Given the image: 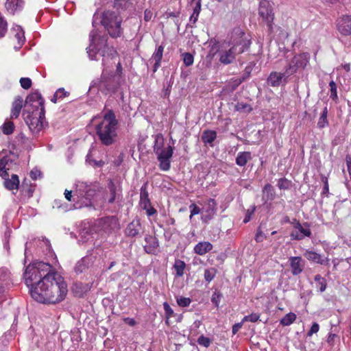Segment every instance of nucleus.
<instances>
[{
  "label": "nucleus",
  "mask_w": 351,
  "mask_h": 351,
  "mask_svg": "<svg viewBox=\"0 0 351 351\" xmlns=\"http://www.w3.org/2000/svg\"><path fill=\"white\" fill-rule=\"evenodd\" d=\"M94 85L97 86V88L105 94L114 92L117 88L115 76L108 74L106 69H104L101 78L97 82H95Z\"/></svg>",
  "instance_id": "9d476101"
},
{
  "label": "nucleus",
  "mask_w": 351,
  "mask_h": 351,
  "mask_svg": "<svg viewBox=\"0 0 351 351\" xmlns=\"http://www.w3.org/2000/svg\"><path fill=\"white\" fill-rule=\"evenodd\" d=\"M217 209L216 201L212 198L208 199L202 209L201 218L202 221L208 223L216 215Z\"/></svg>",
  "instance_id": "2eb2a0df"
},
{
  "label": "nucleus",
  "mask_w": 351,
  "mask_h": 351,
  "mask_svg": "<svg viewBox=\"0 0 351 351\" xmlns=\"http://www.w3.org/2000/svg\"><path fill=\"white\" fill-rule=\"evenodd\" d=\"M259 318H260L259 313H253L249 315L245 316L242 319V322H243V323L245 322H256L259 319Z\"/></svg>",
  "instance_id": "09e8293b"
},
{
  "label": "nucleus",
  "mask_w": 351,
  "mask_h": 351,
  "mask_svg": "<svg viewBox=\"0 0 351 351\" xmlns=\"http://www.w3.org/2000/svg\"><path fill=\"white\" fill-rule=\"evenodd\" d=\"M310 58V53L307 52L295 54L288 62L285 67L286 76L289 77L298 72L304 70L309 64Z\"/></svg>",
  "instance_id": "6e6552de"
},
{
  "label": "nucleus",
  "mask_w": 351,
  "mask_h": 351,
  "mask_svg": "<svg viewBox=\"0 0 351 351\" xmlns=\"http://www.w3.org/2000/svg\"><path fill=\"white\" fill-rule=\"evenodd\" d=\"M12 32L14 34V38L17 40L18 45L14 46L16 50L21 49L25 43V32L20 25H14L12 28Z\"/></svg>",
  "instance_id": "5701e85b"
},
{
  "label": "nucleus",
  "mask_w": 351,
  "mask_h": 351,
  "mask_svg": "<svg viewBox=\"0 0 351 351\" xmlns=\"http://www.w3.org/2000/svg\"><path fill=\"white\" fill-rule=\"evenodd\" d=\"M142 226L140 219H135L126 227L125 234L127 237H134L141 234Z\"/></svg>",
  "instance_id": "6ab92c4d"
},
{
  "label": "nucleus",
  "mask_w": 351,
  "mask_h": 351,
  "mask_svg": "<svg viewBox=\"0 0 351 351\" xmlns=\"http://www.w3.org/2000/svg\"><path fill=\"white\" fill-rule=\"evenodd\" d=\"M7 32V22L0 16V38L3 37Z\"/></svg>",
  "instance_id": "603ef678"
},
{
  "label": "nucleus",
  "mask_w": 351,
  "mask_h": 351,
  "mask_svg": "<svg viewBox=\"0 0 351 351\" xmlns=\"http://www.w3.org/2000/svg\"><path fill=\"white\" fill-rule=\"evenodd\" d=\"M277 185L280 189H288L290 188L291 182L286 178H280L278 180Z\"/></svg>",
  "instance_id": "de8ad7c7"
},
{
  "label": "nucleus",
  "mask_w": 351,
  "mask_h": 351,
  "mask_svg": "<svg viewBox=\"0 0 351 351\" xmlns=\"http://www.w3.org/2000/svg\"><path fill=\"white\" fill-rule=\"evenodd\" d=\"M23 4L22 0H7L5 3V7L7 11L14 14L16 11L21 10Z\"/></svg>",
  "instance_id": "a878e982"
},
{
  "label": "nucleus",
  "mask_w": 351,
  "mask_h": 351,
  "mask_svg": "<svg viewBox=\"0 0 351 351\" xmlns=\"http://www.w3.org/2000/svg\"><path fill=\"white\" fill-rule=\"evenodd\" d=\"M17 160L18 156L12 152H10L0 160V176L2 178L8 176L7 171L14 169L13 165L17 164Z\"/></svg>",
  "instance_id": "4468645a"
},
{
  "label": "nucleus",
  "mask_w": 351,
  "mask_h": 351,
  "mask_svg": "<svg viewBox=\"0 0 351 351\" xmlns=\"http://www.w3.org/2000/svg\"><path fill=\"white\" fill-rule=\"evenodd\" d=\"M23 99L21 97H17L12 103L11 109V119H16L21 112L23 107Z\"/></svg>",
  "instance_id": "bb28decb"
},
{
  "label": "nucleus",
  "mask_w": 351,
  "mask_h": 351,
  "mask_svg": "<svg viewBox=\"0 0 351 351\" xmlns=\"http://www.w3.org/2000/svg\"><path fill=\"white\" fill-rule=\"evenodd\" d=\"M99 251L100 250L98 248L92 250L89 252L86 256L78 261L74 268L75 272L77 274H82L86 272L93 266L97 265V262L99 261V260L97 259V255Z\"/></svg>",
  "instance_id": "1a4fd4ad"
},
{
  "label": "nucleus",
  "mask_w": 351,
  "mask_h": 351,
  "mask_svg": "<svg viewBox=\"0 0 351 351\" xmlns=\"http://www.w3.org/2000/svg\"><path fill=\"white\" fill-rule=\"evenodd\" d=\"M201 10V0H197L195 3V6L193 8V14L190 17L189 21L191 23L195 24L198 20L199 14Z\"/></svg>",
  "instance_id": "c9c22d12"
},
{
  "label": "nucleus",
  "mask_w": 351,
  "mask_h": 351,
  "mask_svg": "<svg viewBox=\"0 0 351 351\" xmlns=\"http://www.w3.org/2000/svg\"><path fill=\"white\" fill-rule=\"evenodd\" d=\"M191 302V300L189 298L180 297L177 298V303L181 307H187Z\"/></svg>",
  "instance_id": "8fccbe9b"
},
{
  "label": "nucleus",
  "mask_w": 351,
  "mask_h": 351,
  "mask_svg": "<svg viewBox=\"0 0 351 351\" xmlns=\"http://www.w3.org/2000/svg\"><path fill=\"white\" fill-rule=\"evenodd\" d=\"M337 28L342 34H351V15L343 16L339 19L337 21Z\"/></svg>",
  "instance_id": "aec40b11"
},
{
  "label": "nucleus",
  "mask_w": 351,
  "mask_h": 351,
  "mask_svg": "<svg viewBox=\"0 0 351 351\" xmlns=\"http://www.w3.org/2000/svg\"><path fill=\"white\" fill-rule=\"evenodd\" d=\"M60 93H63V95H67V94H68V93H67V92H66V91H65V90H64L63 88H58V89L56 90V92L55 93V94L53 95V97H51V101L52 102H53V103H56L57 100H58V99H60V98H59V94H60Z\"/></svg>",
  "instance_id": "13d9d810"
},
{
  "label": "nucleus",
  "mask_w": 351,
  "mask_h": 351,
  "mask_svg": "<svg viewBox=\"0 0 351 351\" xmlns=\"http://www.w3.org/2000/svg\"><path fill=\"white\" fill-rule=\"evenodd\" d=\"M44 101V99L38 92L32 93L25 99V110L45 109Z\"/></svg>",
  "instance_id": "dca6fc26"
},
{
  "label": "nucleus",
  "mask_w": 351,
  "mask_h": 351,
  "mask_svg": "<svg viewBox=\"0 0 351 351\" xmlns=\"http://www.w3.org/2000/svg\"><path fill=\"white\" fill-rule=\"evenodd\" d=\"M287 77H288L285 75V71L284 73L272 71L268 76L267 82L268 85L272 87L279 86L282 83V80L286 82V79Z\"/></svg>",
  "instance_id": "412c9836"
},
{
  "label": "nucleus",
  "mask_w": 351,
  "mask_h": 351,
  "mask_svg": "<svg viewBox=\"0 0 351 351\" xmlns=\"http://www.w3.org/2000/svg\"><path fill=\"white\" fill-rule=\"evenodd\" d=\"M296 319V315L293 313H289L285 315L280 321L281 325L287 326L291 325L295 322Z\"/></svg>",
  "instance_id": "e433bc0d"
},
{
  "label": "nucleus",
  "mask_w": 351,
  "mask_h": 351,
  "mask_svg": "<svg viewBox=\"0 0 351 351\" xmlns=\"http://www.w3.org/2000/svg\"><path fill=\"white\" fill-rule=\"evenodd\" d=\"M183 61L184 64L186 66H189L193 64L194 61V58L192 54L189 53H186L183 55Z\"/></svg>",
  "instance_id": "3c124183"
},
{
  "label": "nucleus",
  "mask_w": 351,
  "mask_h": 351,
  "mask_svg": "<svg viewBox=\"0 0 351 351\" xmlns=\"http://www.w3.org/2000/svg\"><path fill=\"white\" fill-rule=\"evenodd\" d=\"M319 330V326L317 323L315 322L311 326L310 330L308 332L307 335L311 337L313 334L317 333Z\"/></svg>",
  "instance_id": "bf43d9fd"
},
{
  "label": "nucleus",
  "mask_w": 351,
  "mask_h": 351,
  "mask_svg": "<svg viewBox=\"0 0 351 351\" xmlns=\"http://www.w3.org/2000/svg\"><path fill=\"white\" fill-rule=\"evenodd\" d=\"M304 257L309 261L321 265H328L330 259L328 257H324L320 254L314 251L306 250L304 253Z\"/></svg>",
  "instance_id": "a211bd4d"
},
{
  "label": "nucleus",
  "mask_w": 351,
  "mask_h": 351,
  "mask_svg": "<svg viewBox=\"0 0 351 351\" xmlns=\"http://www.w3.org/2000/svg\"><path fill=\"white\" fill-rule=\"evenodd\" d=\"M40 175V171L37 169H34L30 171V177L32 180H36Z\"/></svg>",
  "instance_id": "680f3d73"
},
{
  "label": "nucleus",
  "mask_w": 351,
  "mask_h": 351,
  "mask_svg": "<svg viewBox=\"0 0 351 351\" xmlns=\"http://www.w3.org/2000/svg\"><path fill=\"white\" fill-rule=\"evenodd\" d=\"M8 176L5 177L4 186L8 190L17 189L19 186V179L17 175L12 174L11 178H8Z\"/></svg>",
  "instance_id": "cd10ccee"
},
{
  "label": "nucleus",
  "mask_w": 351,
  "mask_h": 351,
  "mask_svg": "<svg viewBox=\"0 0 351 351\" xmlns=\"http://www.w3.org/2000/svg\"><path fill=\"white\" fill-rule=\"evenodd\" d=\"M216 274L217 270L213 267L205 269L204 274L205 280L208 283L210 282L215 277Z\"/></svg>",
  "instance_id": "a19ab883"
},
{
  "label": "nucleus",
  "mask_w": 351,
  "mask_h": 351,
  "mask_svg": "<svg viewBox=\"0 0 351 351\" xmlns=\"http://www.w3.org/2000/svg\"><path fill=\"white\" fill-rule=\"evenodd\" d=\"M140 205L142 208H146V207L151 205L149 199L148 197V193L146 191L145 186H142L141 188Z\"/></svg>",
  "instance_id": "72a5a7b5"
},
{
  "label": "nucleus",
  "mask_w": 351,
  "mask_h": 351,
  "mask_svg": "<svg viewBox=\"0 0 351 351\" xmlns=\"http://www.w3.org/2000/svg\"><path fill=\"white\" fill-rule=\"evenodd\" d=\"M258 14L266 23L268 27L269 32L271 33L273 32V21L274 19V14L273 12L272 6L269 1L267 0H263L260 2Z\"/></svg>",
  "instance_id": "f8f14e48"
},
{
  "label": "nucleus",
  "mask_w": 351,
  "mask_h": 351,
  "mask_svg": "<svg viewBox=\"0 0 351 351\" xmlns=\"http://www.w3.org/2000/svg\"><path fill=\"white\" fill-rule=\"evenodd\" d=\"M243 323V322H241V323L235 324L232 326V333H233L234 335H235V334L239 331V330L241 328Z\"/></svg>",
  "instance_id": "774afa93"
},
{
  "label": "nucleus",
  "mask_w": 351,
  "mask_h": 351,
  "mask_svg": "<svg viewBox=\"0 0 351 351\" xmlns=\"http://www.w3.org/2000/svg\"><path fill=\"white\" fill-rule=\"evenodd\" d=\"M290 266L293 275L297 276L302 273L304 263L300 256H292L289 258Z\"/></svg>",
  "instance_id": "4be33fe9"
},
{
  "label": "nucleus",
  "mask_w": 351,
  "mask_h": 351,
  "mask_svg": "<svg viewBox=\"0 0 351 351\" xmlns=\"http://www.w3.org/2000/svg\"><path fill=\"white\" fill-rule=\"evenodd\" d=\"M118 121L112 110L106 112L95 127L96 134L101 143L106 146L112 145L117 136Z\"/></svg>",
  "instance_id": "7ed1b4c3"
},
{
  "label": "nucleus",
  "mask_w": 351,
  "mask_h": 351,
  "mask_svg": "<svg viewBox=\"0 0 351 351\" xmlns=\"http://www.w3.org/2000/svg\"><path fill=\"white\" fill-rule=\"evenodd\" d=\"M244 33L239 29L234 30L231 36V47L228 50L219 51V61L223 64H228L233 62L236 56L242 53L250 44V40L243 37Z\"/></svg>",
  "instance_id": "20e7f679"
},
{
  "label": "nucleus",
  "mask_w": 351,
  "mask_h": 351,
  "mask_svg": "<svg viewBox=\"0 0 351 351\" xmlns=\"http://www.w3.org/2000/svg\"><path fill=\"white\" fill-rule=\"evenodd\" d=\"M337 337L335 334H329L327 338V342L330 346H332L334 344L335 339Z\"/></svg>",
  "instance_id": "69168bd1"
},
{
  "label": "nucleus",
  "mask_w": 351,
  "mask_h": 351,
  "mask_svg": "<svg viewBox=\"0 0 351 351\" xmlns=\"http://www.w3.org/2000/svg\"><path fill=\"white\" fill-rule=\"evenodd\" d=\"M132 5V0H114V6L118 9H127Z\"/></svg>",
  "instance_id": "79ce46f5"
},
{
  "label": "nucleus",
  "mask_w": 351,
  "mask_h": 351,
  "mask_svg": "<svg viewBox=\"0 0 351 351\" xmlns=\"http://www.w3.org/2000/svg\"><path fill=\"white\" fill-rule=\"evenodd\" d=\"M12 285L10 274L4 268L0 269V299H2Z\"/></svg>",
  "instance_id": "f3484780"
},
{
  "label": "nucleus",
  "mask_w": 351,
  "mask_h": 351,
  "mask_svg": "<svg viewBox=\"0 0 351 351\" xmlns=\"http://www.w3.org/2000/svg\"><path fill=\"white\" fill-rule=\"evenodd\" d=\"M330 86V97L336 101L338 98L337 97V85L334 81H331L329 83Z\"/></svg>",
  "instance_id": "a18cd8bd"
},
{
  "label": "nucleus",
  "mask_w": 351,
  "mask_h": 351,
  "mask_svg": "<svg viewBox=\"0 0 351 351\" xmlns=\"http://www.w3.org/2000/svg\"><path fill=\"white\" fill-rule=\"evenodd\" d=\"M252 159V154L250 152H239L236 158V164L240 167L245 166Z\"/></svg>",
  "instance_id": "c85d7f7f"
},
{
  "label": "nucleus",
  "mask_w": 351,
  "mask_h": 351,
  "mask_svg": "<svg viewBox=\"0 0 351 351\" xmlns=\"http://www.w3.org/2000/svg\"><path fill=\"white\" fill-rule=\"evenodd\" d=\"M327 115H328V110H327V108L325 107L319 118V120L317 122L318 128H324L328 125Z\"/></svg>",
  "instance_id": "4c0bfd02"
},
{
  "label": "nucleus",
  "mask_w": 351,
  "mask_h": 351,
  "mask_svg": "<svg viewBox=\"0 0 351 351\" xmlns=\"http://www.w3.org/2000/svg\"><path fill=\"white\" fill-rule=\"evenodd\" d=\"M346 162L348 173H349L350 176H351V157L350 156H346Z\"/></svg>",
  "instance_id": "338daca9"
},
{
  "label": "nucleus",
  "mask_w": 351,
  "mask_h": 351,
  "mask_svg": "<svg viewBox=\"0 0 351 351\" xmlns=\"http://www.w3.org/2000/svg\"><path fill=\"white\" fill-rule=\"evenodd\" d=\"M217 138V133L213 130H205L202 135V140L205 144L212 145Z\"/></svg>",
  "instance_id": "473e14b6"
},
{
  "label": "nucleus",
  "mask_w": 351,
  "mask_h": 351,
  "mask_svg": "<svg viewBox=\"0 0 351 351\" xmlns=\"http://www.w3.org/2000/svg\"><path fill=\"white\" fill-rule=\"evenodd\" d=\"M263 199L266 202L272 201L276 196L274 188L269 184H267L263 190Z\"/></svg>",
  "instance_id": "7c9ffc66"
},
{
  "label": "nucleus",
  "mask_w": 351,
  "mask_h": 351,
  "mask_svg": "<svg viewBox=\"0 0 351 351\" xmlns=\"http://www.w3.org/2000/svg\"><path fill=\"white\" fill-rule=\"evenodd\" d=\"M213 245L208 241H201L194 247V252L197 254L203 256L210 252L213 249Z\"/></svg>",
  "instance_id": "b1692460"
},
{
  "label": "nucleus",
  "mask_w": 351,
  "mask_h": 351,
  "mask_svg": "<svg viewBox=\"0 0 351 351\" xmlns=\"http://www.w3.org/2000/svg\"><path fill=\"white\" fill-rule=\"evenodd\" d=\"M223 298V295L218 291L213 292L211 297V302L216 307H219L220 301Z\"/></svg>",
  "instance_id": "c03bdc74"
},
{
  "label": "nucleus",
  "mask_w": 351,
  "mask_h": 351,
  "mask_svg": "<svg viewBox=\"0 0 351 351\" xmlns=\"http://www.w3.org/2000/svg\"><path fill=\"white\" fill-rule=\"evenodd\" d=\"M186 267V264L183 261L176 260L173 268L176 270V275L177 277H182L184 275V271Z\"/></svg>",
  "instance_id": "f704fd0d"
},
{
  "label": "nucleus",
  "mask_w": 351,
  "mask_h": 351,
  "mask_svg": "<svg viewBox=\"0 0 351 351\" xmlns=\"http://www.w3.org/2000/svg\"><path fill=\"white\" fill-rule=\"evenodd\" d=\"M164 47L163 46L160 45L159 46L154 53H153L152 58L149 60V62H154V69L153 71L156 72L158 67L160 66V61L162 58Z\"/></svg>",
  "instance_id": "393cba45"
},
{
  "label": "nucleus",
  "mask_w": 351,
  "mask_h": 351,
  "mask_svg": "<svg viewBox=\"0 0 351 351\" xmlns=\"http://www.w3.org/2000/svg\"><path fill=\"white\" fill-rule=\"evenodd\" d=\"M265 238V236L264 233L261 230H258V231L256 234V236H255L256 241L258 243L262 242Z\"/></svg>",
  "instance_id": "e2e57ef3"
},
{
  "label": "nucleus",
  "mask_w": 351,
  "mask_h": 351,
  "mask_svg": "<svg viewBox=\"0 0 351 351\" xmlns=\"http://www.w3.org/2000/svg\"><path fill=\"white\" fill-rule=\"evenodd\" d=\"M255 210V207L254 206L251 210L250 209H247V212H246V214H245V218L243 219V222L245 223H247L248 221H250L251 219V217L252 215V214L254 213Z\"/></svg>",
  "instance_id": "052dcab7"
},
{
  "label": "nucleus",
  "mask_w": 351,
  "mask_h": 351,
  "mask_svg": "<svg viewBox=\"0 0 351 351\" xmlns=\"http://www.w3.org/2000/svg\"><path fill=\"white\" fill-rule=\"evenodd\" d=\"M163 308L166 314V316L167 318H170L173 315V310L171 308V307L169 306V304L167 302H165L163 304Z\"/></svg>",
  "instance_id": "4d7b16f0"
},
{
  "label": "nucleus",
  "mask_w": 351,
  "mask_h": 351,
  "mask_svg": "<svg viewBox=\"0 0 351 351\" xmlns=\"http://www.w3.org/2000/svg\"><path fill=\"white\" fill-rule=\"evenodd\" d=\"M154 139V152L157 155V159L160 163L159 167L162 171H169L171 167L170 158L172 157L173 149L171 145L162 148L164 138L162 134H156Z\"/></svg>",
  "instance_id": "39448f33"
},
{
  "label": "nucleus",
  "mask_w": 351,
  "mask_h": 351,
  "mask_svg": "<svg viewBox=\"0 0 351 351\" xmlns=\"http://www.w3.org/2000/svg\"><path fill=\"white\" fill-rule=\"evenodd\" d=\"M20 84L23 88L29 89L32 86V80L29 77H21L20 79Z\"/></svg>",
  "instance_id": "5fc2aeb1"
},
{
  "label": "nucleus",
  "mask_w": 351,
  "mask_h": 351,
  "mask_svg": "<svg viewBox=\"0 0 351 351\" xmlns=\"http://www.w3.org/2000/svg\"><path fill=\"white\" fill-rule=\"evenodd\" d=\"M100 22L111 37L118 38L123 34L122 18L117 12L111 10L104 11Z\"/></svg>",
  "instance_id": "423d86ee"
},
{
  "label": "nucleus",
  "mask_w": 351,
  "mask_h": 351,
  "mask_svg": "<svg viewBox=\"0 0 351 351\" xmlns=\"http://www.w3.org/2000/svg\"><path fill=\"white\" fill-rule=\"evenodd\" d=\"M14 129V125L12 122L9 121L5 123L2 126V131L3 134L9 135L11 134Z\"/></svg>",
  "instance_id": "49530a36"
},
{
  "label": "nucleus",
  "mask_w": 351,
  "mask_h": 351,
  "mask_svg": "<svg viewBox=\"0 0 351 351\" xmlns=\"http://www.w3.org/2000/svg\"><path fill=\"white\" fill-rule=\"evenodd\" d=\"M189 208H190V211H191V215H190L189 217L191 219H192L193 216L202 213L201 209L195 204H192L189 206Z\"/></svg>",
  "instance_id": "6e6d98bb"
},
{
  "label": "nucleus",
  "mask_w": 351,
  "mask_h": 351,
  "mask_svg": "<svg viewBox=\"0 0 351 351\" xmlns=\"http://www.w3.org/2000/svg\"><path fill=\"white\" fill-rule=\"evenodd\" d=\"M100 186L97 183H90V184L84 182L78 181L76 183V193H77L80 199L86 198L90 199L99 191Z\"/></svg>",
  "instance_id": "9b49d317"
},
{
  "label": "nucleus",
  "mask_w": 351,
  "mask_h": 351,
  "mask_svg": "<svg viewBox=\"0 0 351 351\" xmlns=\"http://www.w3.org/2000/svg\"><path fill=\"white\" fill-rule=\"evenodd\" d=\"M314 280L316 283V288H317L320 292L324 291L326 288V280L319 274L315 275Z\"/></svg>",
  "instance_id": "58836bf2"
},
{
  "label": "nucleus",
  "mask_w": 351,
  "mask_h": 351,
  "mask_svg": "<svg viewBox=\"0 0 351 351\" xmlns=\"http://www.w3.org/2000/svg\"><path fill=\"white\" fill-rule=\"evenodd\" d=\"M292 224L293 230L290 234V237L293 240H302L305 237H310L311 231L307 223L302 224L299 221L295 219Z\"/></svg>",
  "instance_id": "ddd939ff"
},
{
  "label": "nucleus",
  "mask_w": 351,
  "mask_h": 351,
  "mask_svg": "<svg viewBox=\"0 0 351 351\" xmlns=\"http://www.w3.org/2000/svg\"><path fill=\"white\" fill-rule=\"evenodd\" d=\"M25 121L33 134H38L47 125L45 109L24 110Z\"/></svg>",
  "instance_id": "0eeeda50"
},
{
  "label": "nucleus",
  "mask_w": 351,
  "mask_h": 351,
  "mask_svg": "<svg viewBox=\"0 0 351 351\" xmlns=\"http://www.w3.org/2000/svg\"><path fill=\"white\" fill-rule=\"evenodd\" d=\"M145 240L147 244V245L145 246V250L147 252L151 253L158 247V241L156 237L147 235L145 237Z\"/></svg>",
  "instance_id": "c756f323"
},
{
  "label": "nucleus",
  "mask_w": 351,
  "mask_h": 351,
  "mask_svg": "<svg viewBox=\"0 0 351 351\" xmlns=\"http://www.w3.org/2000/svg\"><path fill=\"white\" fill-rule=\"evenodd\" d=\"M100 19L97 14H95L93 19V27L94 29L90 32V45L86 48L87 53L91 60L95 59V56L99 54L104 58L102 60L104 65L106 64L107 59L110 58L112 60L117 56V51L112 47H109L106 45V37L98 38L97 33L95 30L96 25L98 24L97 20Z\"/></svg>",
  "instance_id": "f03ea898"
},
{
  "label": "nucleus",
  "mask_w": 351,
  "mask_h": 351,
  "mask_svg": "<svg viewBox=\"0 0 351 351\" xmlns=\"http://www.w3.org/2000/svg\"><path fill=\"white\" fill-rule=\"evenodd\" d=\"M108 189L110 193V197L108 199L109 203H113L117 197L119 196L120 188L116 185L113 181L110 180L108 183Z\"/></svg>",
  "instance_id": "2f4dec72"
},
{
  "label": "nucleus",
  "mask_w": 351,
  "mask_h": 351,
  "mask_svg": "<svg viewBox=\"0 0 351 351\" xmlns=\"http://www.w3.org/2000/svg\"><path fill=\"white\" fill-rule=\"evenodd\" d=\"M235 110L240 112L247 113L251 112L252 108L247 103L239 102L235 105Z\"/></svg>",
  "instance_id": "37998d69"
},
{
  "label": "nucleus",
  "mask_w": 351,
  "mask_h": 351,
  "mask_svg": "<svg viewBox=\"0 0 351 351\" xmlns=\"http://www.w3.org/2000/svg\"><path fill=\"white\" fill-rule=\"evenodd\" d=\"M210 339L208 337H204L203 335L200 336L197 339V343L205 348L209 347L210 344Z\"/></svg>",
  "instance_id": "864d4df0"
},
{
  "label": "nucleus",
  "mask_w": 351,
  "mask_h": 351,
  "mask_svg": "<svg viewBox=\"0 0 351 351\" xmlns=\"http://www.w3.org/2000/svg\"><path fill=\"white\" fill-rule=\"evenodd\" d=\"M252 71V68L251 66H246L242 76L240 78L235 80V86H238L243 82L248 79L250 76Z\"/></svg>",
  "instance_id": "ea45409f"
},
{
  "label": "nucleus",
  "mask_w": 351,
  "mask_h": 351,
  "mask_svg": "<svg viewBox=\"0 0 351 351\" xmlns=\"http://www.w3.org/2000/svg\"><path fill=\"white\" fill-rule=\"evenodd\" d=\"M25 283L29 287L32 298L43 304L62 302L67 294V285L64 278L53 271L50 264L34 262L25 268Z\"/></svg>",
  "instance_id": "f257e3e1"
},
{
  "label": "nucleus",
  "mask_w": 351,
  "mask_h": 351,
  "mask_svg": "<svg viewBox=\"0 0 351 351\" xmlns=\"http://www.w3.org/2000/svg\"><path fill=\"white\" fill-rule=\"evenodd\" d=\"M146 210V213L148 216H152L156 213V210L152 207L151 205L146 207V208H143Z\"/></svg>",
  "instance_id": "0e129e2a"
}]
</instances>
